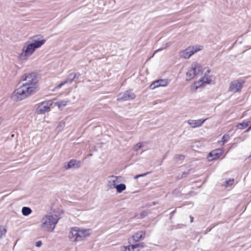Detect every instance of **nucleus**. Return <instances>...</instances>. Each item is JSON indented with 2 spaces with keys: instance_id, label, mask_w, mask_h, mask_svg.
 Masks as SVG:
<instances>
[{
  "instance_id": "1",
  "label": "nucleus",
  "mask_w": 251,
  "mask_h": 251,
  "mask_svg": "<svg viewBox=\"0 0 251 251\" xmlns=\"http://www.w3.org/2000/svg\"><path fill=\"white\" fill-rule=\"evenodd\" d=\"M59 210H54L46 215L42 219V228L46 231L53 232L59 220L61 218Z\"/></svg>"
},
{
  "instance_id": "2",
  "label": "nucleus",
  "mask_w": 251,
  "mask_h": 251,
  "mask_svg": "<svg viewBox=\"0 0 251 251\" xmlns=\"http://www.w3.org/2000/svg\"><path fill=\"white\" fill-rule=\"evenodd\" d=\"M89 229L85 230L77 227H73L70 231L69 237L73 242L82 240L90 234Z\"/></svg>"
},
{
  "instance_id": "3",
  "label": "nucleus",
  "mask_w": 251,
  "mask_h": 251,
  "mask_svg": "<svg viewBox=\"0 0 251 251\" xmlns=\"http://www.w3.org/2000/svg\"><path fill=\"white\" fill-rule=\"evenodd\" d=\"M33 89L31 87L23 84L21 87L15 90L13 95L16 97L17 100H21L32 94L34 92Z\"/></svg>"
},
{
  "instance_id": "4",
  "label": "nucleus",
  "mask_w": 251,
  "mask_h": 251,
  "mask_svg": "<svg viewBox=\"0 0 251 251\" xmlns=\"http://www.w3.org/2000/svg\"><path fill=\"white\" fill-rule=\"evenodd\" d=\"M36 49L31 44L30 41H26L22 48V52L18 56L21 60H26L28 57L31 56Z\"/></svg>"
},
{
  "instance_id": "5",
  "label": "nucleus",
  "mask_w": 251,
  "mask_h": 251,
  "mask_svg": "<svg viewBox=\"0 0 251 251\" xmlns=\"http://www.w3.org/2000/svg\"><path fill=\"white\" fill-rule=\"evenodd\" d=\"M22 80L25 81L23 83L24 85H28V86L33 88V91L34 92L36 88V85L37 83V77L35 73H30L25 74V76L22 77Z\"/></svg>"
},
{
  "instance_id": "6",
  "label": "nucleus",
  "mask_w": 251,
  "mask_h": 251,
  "mask_svg": "<svg viewBox=\"0 0 251 251\" xmlns=\"http://www.w3.org/2000/svg\"><path fill=\"white\" fill-rule=\"evenodd\" d=\"M201 71V66L197 63H193L186 73V80H190Z\"/></svg>"
},
{
  "instance_id": "7",
  "label": "nucleus",
  "mask_w": 251,
  "mask_h": 251,
  "mask_svg": "<svg viewBox=\"0 0 251 251\" xmlns=\"http://www.w3.org/2000/svg\"><path fill=\"white\" fill-rule=\"evenodd\" d=\"M202 48V47L201 46H190L186 50L181 51L180 55L184 58H189L195 52L201 50Z\"/></svg>"
},
{
  "instance_id": "8",
  "label": "nucleus",
  "mask_w": 251,
  "mask_h": 251,
  "mask_svg": "<svg viewBox=\"0 0 251 251\" xmlns=\"http://www.w3.org/2000/svg\"><path fill=\"white\" fill-rule=\"evenodd\" d=\"M244 82V81L239 80H235L231 81L229 85L228 91L233 92V93L240 92Z\"/></svg>"
},
{
  "instance_id": "9",
  "label": "nucleus",
  "mask_w": 251,
  "mask_h": 251,
  "mask_svg": "<svg viewBox=\"0 0 251 251\" xmlns=\"http://www.w3.org/2000/svg\"><path fill=\"white\" fill-rule=\"evenodd\" d=\"M135 98V95L133 92L131 90H128L119 94L117 96V100H118L126 101L133 100Z\"/></svg>"
},
{
  "instance_id": "10",
  "label": "nucleus",
  "mask_w": 251,
  "mask_h": 251,
  "mask_svg": "<svg viewBox=\"0 0 251 251\" xmlns=\"http://www.w3.org/2000/svg\"><path fill=\"white\" fill-rule=\"evenodd\" d=\"M52 104V102L51 100L41 103L37 108V112L38 114H43L48 112L50 110V107Z\"/></svg>"
},
{
  "instance_id": "11",
  "label": "nucleus",
  "mask_w": 251,
  "mask_h": 251,
  "mask_svg": "<svg viewBox=\"0 0 251 251\" xmlns=\"http://www.w3.org/2000/svg\"><path fill=\"white\" fill-rule=\"evenodd\" d=\"M120 177V176L114 175L109 176L107 178V187L109 189L115 188L117 185L116 183L118 182V180Z\"/></svg>"
},
{
  "instance_id": "12",
  "label": "nucleus",
  "mask_w": 251,
  "mask_h": 251,
  "mask_svg": "<svg viewBox=\"0 0 251 251\" xmlns=\"http://www.w3.org/2000/svg\"><path fill=\"white\" fill-rule=\"evenodd\" d=\"M168 80L166 79H161L154 81L150 85L151 89H154L158 87H164L168 84Z\"/></svg>"
},
{
  "instance_id": "13",
  "label": "nucleus",
  "mask_w": 251,
  "mask_h": 251,
  "mask_svg": "<svg viewBox=\"0 0 251 251\" xmlns=\"http://www.w3.org/2000/svg\"><path fill=\"white\" fill-rule=\"evenodd\" d=\"M38 36H35L33 37L32 38V42H30V44L34 46L35 49L40 48L42 45H43L46 42L45 39L39 40L38 38Z\"/></svg>"
},
{
  "instance_id": "14",
  "label": "nucleus",
  "mask_w": 251,
  "mask_h": 251,
  "mask_svg": "<svg viewBox=\"0 0 251 251\" xmlns=\"http://www.w3.org/2000/svg\"><path fill=\"white\" fill-rule=\"evenodd\" d=\"M76 74L72 73H70L65 80L62 81L57 86V89H60L63 85L66 83H71L74 79L76 77Z\"/></svg>"
},
{
  "instance_id": "15",
  "label": "nucleus",
  "mask_w": 251,
  "mask_h": 251,
  "mask_svg": "<svg viewBox=\"0 0 251 251\" xmlns=\"http://www.w3.org/2000/svg\"><path fill=\"white\" fill-rule=\"evenodd\" d=\"M205 119L203 120L201 119L194 120H189L187 121L188 124L191 126L193 128H196L197 127L201 126L202 124L207 120Z\"/></svg>"
},
{
  "instance_id": "16",
  "label": "nucleus",
  "mask_w": 251,
  "mask_h": 251,
  "mask_svg": "<svg viewBox=\"0 0 251 251\" xmlns=\"http://www.w3.org/2000/svg\"><path fill=\"white\" fill-rule=\"evenodd\" d=\"M145 231H140L135 233L132 237V239L135 242H137L145 238Z\"/></svg>"
},
{
  "instance_id": "17",
  "label": "nucleus",
  "mask_w": 251,
  "mask_h": 251,
  "mask_svg": "<svg viewBox=\"0 0 251 251\" xmlns=\"http://www.w3.org/2000/svg\"><path fill=\"white\" fill-rule=\"evenodd\" d=\"M80 162L79 161L71 160L70 161L67 165L65 167L66 169H69L71 168H78L80 166Z\"/></svg>"
},
{
  "instance_id": "18",
  "label": "nucleus",
  "mask_w": 251,
  "mask_h": 251,
  "mask_svg": "<svg viewBox=\"0 0 251 251\" xmlns=\"http://www.w3.org/2000/svg\"><path fill=\"white\" fill-rule=\"evenodd\" d=\"M222 154V151L221 149L214 150L209 153V156L212 158L211 159H216L219 158Z\"/></svg>"
},
{
  "instance_id": "19",
  "label": "nucleus",
  "mask_w": 251,
  "mask_h": 251,
  "mask_svg": "<svg viewBox=\"0 0 251 251\" xmlns=\"http://www.w3.org/2000/svg\"><path fill=\"white\" fill-rule=\"evenodd\" d=\"M121 251H139V249L135 250V247L133 245L122 246L121 247Z\"/></svg>"
},
{
  "instance_id": "20",
  "label": "nucleus",
  "mask_w": 251,
  "mask_h": 251,
  "mask_svg": "<svg viewBox=\"0 0 251 251\" xmlns=\"http://www.w3.org/2000/svg\"><path fill=\"white\" fill-rule=\"evenodd\" d=\"M115 188L116 189V191H117V193H121L123 191H124L126 189V185L123 183H121L120 184H117L115 186Z\"/></svg>"
},
{
  "instance_id": "21",
  "label": "nucleus",
  "mask_w": 251,
  "mask_h": 251,
  "mask_svg": "<svg viewBox=\"0 0 251 251\" xmlns=\"http://www.w3.org/2000/svg\"><path fill=\"white\" fill-rule=\"evenodd\" d=\"M32 212V210L28 207L24 206L22 208V213L24 216H28Z\"/></svg>"
},
{
  "instance_id": "22",
  "label": "nucleus",
  "mask_w": 251,
  "mask_h": 251,
  "mask_svg": "<svg viewBox=\"0 0 251 251\" xmlns=\"http://www.w3.org/2000/svg\"><path fill=\"white\" fill-rule=\"evenodd\" d=\"M65 126V122L64 121H61L58 123V126L56 128V131L58 133L62 131Z\"/></svg>"
},
{
  "instance_id": "23",
  "label": "nucleus",
  "mask_w": 251,
  "mask_h": 251,
  "mask_svg": "<svg viewBox=\"0 0 251 251\" xmlns=\"http://www.w3.org/2000/svg\"><path fill=\"white\" fill-rule=\"evenodd\" d=\"M250 123V121H248L247 122H244L242 123H239L237 125V127L239 129H244V128L247 127L249 124Z\"/></svg>"
},
{
  "instance_id": "24",
  "label": "nucleus",
  "mask_w": 251,
  "mask_h": 251,
  "mask_svg": "<svg viewBox=\"0 0 251 251\" xmlns=\"http://www.w3.org/2000/svg\"><path fill=\"white\" fill-rule=\"evenodd\" d=\"M171 43L170 42H168V43H167L165 45H163L161 48L156 50L155 51L154 54H155V53H156L158 51L162 50H163L165 49V48H166L168 47H169L171 45Z\"/></svg>"
},
{
  "instance_id": "25",
  "label": "nucleus",
  "mask_w": 251,
  "mask_h": 251,
  "mask_svg": "<svg viewBox=\"0 0 251 251\" xmlns=\"http://www.w3.org/2000/svg\"><path fill=\"white\" fill-rule=\"evenodd\" d=\"M229 138V136L228 134H225L222 139V141H221L222 143V145H224L225 143L227 142Z\"/></svg>"
},
{
  "instance_id": "26",
  "label": "nucleus",
  "mask_w": 251,
  "mask_h": 251,
  "mask_svg": "<svg viewBox=\"0 0 251 251\" xmlns=\"http://www.w3.org/2000/svg\"><path fill=\"white\" fill-rule=\"evenodd\" d=\"M6 230L3 226H0V238L5 235Z\"/></svg>"
},
{
  "instance_id": "27",
  "label": "nucleus",
  "mask_w": 251,
  "mask_h": 251,
  "mask_svg": "<svg viewBox=\"0 0 251 251\" xmlns=\"http://www.w3.org/2000/svg\"><path fill=\"white\" fill-rule=\"evenodd\" d=\"M133 246L135 247V250H137L138 249H139V250L144 247V243L142 242L138 244H136L133 245Z\"/></svg>"
},
{
  "instance_id": "28",
  "label": "nucleus",
  "mask_w": 251,
  "mask_h": 251,
  "mask_svg": "<svg viewBox=\"0 0 251 251\" xmlns=\"http://www.w3.org/2000/svg\"><path fill=\"white\" fill-rule=\"evenodd\" d=\"M143 144L141 143H138L136 145L133 147V150L137 151L139 150L143 147Z\"/></svg>"
},
{
  "instance_id": "29",
  "label": "nucleus",
  "mask_w": 251,
  "mask_h": 251,
  "mask_svg": "<svg viewBox=\"0 0 251 251\" xmlns=\"http://www.w3.org/2000/svg\"><path fill=\"white\" fill-rule=\"evenodd\" d=\"M148 214H149V212L148 210H144L143 211H142L141 213L139 218L143 219V218L146 217Z\"/></svg>"
},
{
  "instance_id": "30",
  "label": "nucleus",
  "mask_w": 251,
  "mask_h": 251,
  "mask_svg": "<svg viewBox=\"0 0 251 251\" xmlns=\"http://www.w3.org/2000/svg\"><path fill=\"white\" fill-rule=\"evenodd\" d=\"M200 81L202 82L201 84H203V83L208 84V83H210V82L211 81V79L207 77H202L201 78V79L200 80Z\"/></svg>"
},
{
  "instance_id": "31",
  "label": "nucleus",
  "mask_w": 251,
  "mask_h": 251,
  "mask_svg": "<svg viewBox=\"0 0 251 251\" xmlns=\"http://www.w3.org/2000/svg\"><path fill=\"white\" fill-rule=\"evenodd\" d=\"M67 105V102L65 100H62L58 102V107L59 108H62Z\"/></svg>"
},
{
  "instance_id": "32",
  "label": "nucleus",
  "mask_w": 251,
  "mask_h": 251,
  "mask_svg": "<svg viewBox=\"0 0 251 251\" xmlns=\"http://www.w3.org/2000/svg\"><path fill=\"white\" fill-rule=\"evenodd\" d=\"M185 156L182 154H176L174 158L176 160H183Z\"/></svg>"
},
{
  "instance_id": "33",
  "label": "nucleus",
  "mask_w": 251,
  "mask_h": 251,
  "mask_svg": "<svg viewBox=\"0 0 251 251\" xmlns=\"http://www.w3.org/2000/svg\"><path fill=\"white\" fill-rule=\"evenodd\" d=\"M234 182V179H229L228 181H226V187L231 186L233 184Z\"/></svg>"
},
{
  "instance_id": "34",
  "label": "nucleus",
  "mask_w": 251,
  "mask_h": 251,
  "mask_svg": "<svg viewBox=\"0 0 251 251\" xmlns=\"http://www.w3.org/2000/svg\"><path fill=\"white\" fill-rule=\"evenodd\" d=\"M188 174V172H183L181 177H179V178H182L183 177H185Z\"/></svg>"
},
{
  "instance_id": "35",
  "label": "nucleus",
  "mask_w": 251,
  "mask_h": 251,
  "mask_svg": "<svg viewBox=\"0 0 251 251\" xmlns=\"http://www.w3.org/2000/svg\"><path fill=\"white\" fill-rule=\"evenodd\" d=\"M41 245H42V242H41V241H38V242H37L36 243V246L37 247H40V246H41Z\"/></svg>"
},
{
  "instance_id": "36",
  "label": "nucleus",
  "mask_w": 251,
  "mask_h": 251,
  "mask_svg": "<svg viewBox=\"0 0 251 251\" xmlns=\"http://www.w3.org/2000/svg\"><path fill=\"white\" fill-rule=\"evenodd\" d=\"M149 173H150L149 172H148V173H145V174L139 175V177H143V176H146V175H147Z\"/></svg>"
},
{
  "instance_id": "37",
  "label": "nucleus",
  "mask_w": 251,
  "mask_h": 251,
  "mask_svg": "<svg viewBox=\"0 0 251 251\" xmlns=\"http://www.w3.org/2000/svg\"><path fill=\"white\" fill-rule=\"evenodd\" d=\"M250 130H251V126H249V127L246 130V132L249 131Z\"/></svg>"
},
{
  "instance_id": "38",
  "label": "nucleus",
  "mask_w": 251,
  "mask_h": 251,
  "mask_svg": "<svg viewBox=\"0 0 251 251\" xmlns=\"http://www.w3.org/2000/svg\"><path fill=\"white\" fill-rule=\"evenodd\" d=\"M190 222L192 223L193 222V220H194L193 217H192V216H190Z\"/></svg>"
},
{
  "instance_id": "39",
  "label": "nucleus",
  "mask_w": 251,
  "mask_h": 251,
  "mask_svg": "<svg viewBox=\"0 0 251 251\" xmlns=\"http://www.w3.org/2000/svg\"><path fill=\"white\" fill-rule=\"evenodd\" d=\"M139 177H140L139 175L134 176V178L135 179L138 178Z\"/></svg>"
}]
</instances>
